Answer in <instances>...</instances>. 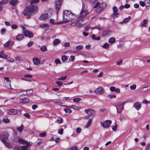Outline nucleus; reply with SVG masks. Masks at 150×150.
<instances>
[{
	"label": "nucleus",
	"mask_w": 150,
	"mask_h": 150,
	"mask_svg": "<svg viewBox=\"0 0 150 150\" xmlns=\"http://www.w3.org/2000/svg\"><path fill=\"white\" fill-rule=\"evenodd\" d=\"M109 46V44L108 43H105L104 44V45L103 46V47L105 49H107L108 48Z\"/></svg>",
	"instance_id": "obj_42"
},
{
	"label": "nucleus",
	"mask_w": 150,
	"mask_h": 150,
	"mask_svg": "<svg viewBox=\"0 0 150 150\" xmlns=\"http://www.w3.org/2000/svg\"><path fill=\"white\" fill-rule=\"evenodd\" d=\"M62 60L63 62H65L67 60V57L65 55L62 56Z\"/></svg>",
	"instance_id": "obj_39"
},
{
	"label": "nucleus",
	"mask_w": 150,
	"mask_h": 150,
	"mask_svg": "<svg viewBox=\"0 0 150 150\" xmlns=\"http://www.w3.org/2000/svg\"><path fill=\"white\" fill-rule=\"evenodd\" d=\"M62 106H64L65 107H67V108H73L75 110H79V109H81V108H79L77 106H76V105H70V106H64L63 105H62Z\"/></svg>",
	"instance_id": "obj_18"
},
{
	"label": "nucleus",
	"mask_w": 150,
	"mask_h": 150,
	"mask_svg": "<svg viewBox=\"0 0 150 150\" xmlns=\"http://www.w3.org/2000/svg\"><path fill=\"white\" fill-rule=\"evenodd\" d=\"M14 43V42L12 41H8L5 43L4 46L6 47H8L10 46H12Z\"/></svg>",
	"instance_id": "obj_20"
},
{
	"label": "nucleus",
	"mask_w": 150,
	"mask_h": 150,
	"mask_svg": "<svg viewBox=\"0 0 150 150\" xmlns=\"http://www.w3.org/2000/svg\"><path fill=\"white\" fill-rule=\"evenodd\" d=\"M15 150H22L21 146H16L15 147Z\"/></svg>",
	"instance_id": "obj_44"
},
{
	"label": "nucleus",
	"mask_w": 150,
	"mask_h": 150,
	"mask_svg": "<svg viewBox=\"0 0 150 150\" xmlns=\"http://www.w3.org/2000/svg\"><path fill=\"white\" fill-rule=\"evenodd\" d=\"M24 77L28 78H31L32 77V75L28 74H26L25 75Z\"/></svg>",
	"instance_id": "obj_57"
},
{
	"label": "nucleus",
	"mask_w": 150,
	"mask_h": 150,
	"mask_svg": "<svg viewBox=\"0 0 150 150\" xmlns=\"http://www.w3.org/2000/svg\"><path fill=\"white\" fill-rule=\"evenodd\" d=\"M92 120H93V119L92 118H91L87 122V125L86 126V128H88L89 127V126L91 125V124L92 121Z\"/></svg>",
	"instance_id": "obj_38"
},
{
	"label": "nucleus",
	"mask_w": 150,
	"mask_h": 150,
	"mask_svg": "<svg viewBox=\"0 0 150 150\" xmlns=\"http://www.w3.org/2000/svg\"><path fill=\"white\" fill-rule=\"evenodd\" d=\"M112 10L114 13L117 12L118 10V9L117 8L116 6H114L112 8Z\"/></svg>",
	"instance_id": "obj_59"
},
{
	"label": "nucleus",
	"mask_w": 150,
	"mask_h": 150,
	"mask_svg": "<svg viewBox=\"0 0 150 150\" xmlns=\"http://www.w3.org/2000/svg\"><path fill=\"white\" fill-rule=\"evenodd\" d=\"M18 110L14 109H11L7 111V113L9 115H15L17 114Z\"/></svg>",
	"instance_id": "obj_10"
},
{
	"label": "nucleus",
	"mask_w": 150,
	"mask_h": 150,
	"mask_svg": "<svg viewBox=\"0 0 150 150\" xmlns=\"http://www.w3.org/2000/svg\"><path fill=\"white\" fill-rule=\"evenodd\" d=\"M81 128H80V127H79V128H78L76 129V132L77 133H80L81 132Z\"/></svg>",
	"instance_id": "obj_60"
},
{
	"label": "nucleus",
	"mask_w": 150,
	"mask_h": 150,
	"mask_svg": "<svg viewBox=\"0 0 150 150\" xmlns=\"http://www.w3.org/2000/svg\"><path fill=\"white\" fill-rule=\"evenodd\" d=\"M33 60L35 65H38L40 64V61L38 58H33Z\"/></svg>",
	"instance_id": "obj_17"
},
{
	"label": "nucleus",
	"mask_w": 150,
	"mask_h": 150,
	"mask_svg": "<svg viewBox=\"0 0 150 150\" xmlns=\"http://www.w3.org/2000/svg\"><path fill=\"white\" fill-rule=\"evenodd\" d=\"M106 6V4L105 3H102L101 4H100L99 6V8H100V9L101 10L105 8Z\"/></svg>",
	"instance_id": "obj_23"
},
{
	"label": "nucleus",
	"mask_w": 150,
	"mask_h": 150,
	"mask_svg": "<svg viewBox=\"0 0 150 150\" xmlns=\"http://www.w3.org/2000/svg\"><path fill=\"white\" fill-rule=\"evenodd\" d=\"M112 123V121L110 120H107L104 122H100L101 125L104 128H107L109 127Z\"/></svg>",
	"instance_id": "obj_5"
},
{
	"label": "nucleus",
	"mask_w": 150,
	"mask_h": 150,
	"mask_svg": "<svg viewBox=\"0 0 150 150\" xmlns=\"http://www.w3.org/2000/svg\"><path fill=\"white\" fill-rule=\"evenodd\" d=\"M131 17L130 16H128L127 18H125L124 20L121 22V23H126L128 22L129 20L130 19Z\"/></svg>",
	"instance_id": "obj_35"
},
{
	"label": "nucleus",
	"mask_w": 150,
	"mask_h": 150,
	"mask_svg": "<svg viewBox=\"0 0 150 150\" xmlns=\"http://www.w3.org/2000/svg\"><path fill=\"white\" fill-rule=\"evenodd\" d=\"M119 15V14L117 12H114L113 14L112 15V17L113 18L117 17Z\"/></svg>",
	"instance_id": "obj_43"
},
{
	"label": "nucleus",
	"mask_w": 150,
	"mask_h": 150,
	"mask_svg": "<svg viewBox=\"0 0 150 150\" xmlns=\"http://www.w3.org/2000/svg\"><path fill=\"white\" fill-rule=\"evenodd\" d=\"M144 2L146 7H148L150 4V0H145Z\"/></svg>",
	"instance_id": "obj_40"
},
{
	"label": "nucleus",
	"mask_w": 150,
	"mask_h": 150,
	"mask_svg": "<svg viewBox=\"0 0 150 150\" xmlns=\"http://www.w3.org/2000/svg\"><path fill=\"white\" fill-rule=\"evenodd\" d=\"M63 21L64 23H67L74 19L75 16L74 14L71 12L64 10L63 11Z\"/></svg>",
	"instance_id": "obj_2"
},
{
	"label": "nucleus",
	"mask_w": 150,
	"mask_h": 150,
	"mask_svg": "<svg viewBox=\"0 0 150 150\" xmlns=\"http://www.w3.org/2000/svg\"><path fill=\"white\" fill-rule=\"evenodd\" d=\"M8 1V0H2L1 2L3 4H6Z\"/></svg>",
	"instance_id": "obj_56"
},
{
	"label": "nucleus",
	"mask_w": 150,
	"mask_h": 150,
	"mask_svg": "<svg viewBox=\"0 0 150 150\" xmlns=\"http://www.w3.org/2000/svg\"><path fill=\"white\" fill-rule=\"evenodd\" d=\"M24 127V126L23 125H21L20 127H17V129L19 132H21L23 131Z\"/></svg>",
	"instance_id": "obj_28"
},
{
	"label": "nucleus",
	"mask_w": 150,
	"mask_h": 150,
	"mask_svg": "<svg viewBox=\"0 0 150 150\" xmlns=\"http://www.w3.org/2000/svg\"><path fill=\"white\" fill-rule=\"evenodd\" d=\"M81 100L80 98H75L73 99V101L74 102H77L80 101Z\"/></svg>",
	"instance_id": "obj_45"
},
{
	"label": "nucleus",
	"mask_w": 150,
	"mask_h": 150,
	"mask_svg": "<svg viewBox=\"0 0 150 150\" xmlns=\"http://www.w3.org/2000/svg\"><path fill=\"white\" fill-rule=\"evenodd\" d=\"M122 59H120L117 62V65H120L122 63Z\"/></svg>",
	"instance_id": "obj_51"
},
{
	"label": "nucleus",
	"mask_w": 150,
	"mask_h": 150,
	"mask_svg": "<svg viewBox=\"0 0 150 150\" xmlns=\"http://www.w3.org/2000/svg\"><path fill=\"white\" fill-rule=\"evenodd\" d=\"M17 25L15 24L11 25V28L13 29H16L17 28Z\"/></svg>",
	"instance_id": "obj_62"
},
{
	"label": "nucleus",
	"mask_w": 150,
	"mask_h": 150,
	"mask_svg": "<svg viewBox=\"0 0 150 150\" xmlns=\"http://www.w3.org/2000/svg\"><path fill=\"white\" fill-rule=\"evenodd\" d=\"M115 38L114 37H112L109 39L108 42L110 43H113L115 42Z\"/></svg>",
	"instance_id": "obj_32"
},
{
	"label": "nucleus",
	"mask_w": 150,
	"mask_h": 150,
	"mask_svg": "<svg viewBox=\"0 0 150 150\" xmlns=\"http://www.w3.org/2000/svg\"><path fill=\"white\" fill-rule=\"evenodd\" d=\"M40 26L43 28L45 29L46 30L49 28V25L47 24H42L40 25Z\"/></svg>",
	"instance_id": "obj_19"
},
{
	"label": "nucleus",
	"mask_w": 150,
	"mask_h": 150,
	"mask_svg": "<svg viewBox=\"0 0 150 150\" xmlns=\"http://www.w3.org/2000/svg\"><path fill=\"white\" fill-rule=\"evenodd\" d=\"M105 90L102 87H99L96 88L95 91V92L97 94H102L104 93Z\"/></svg>",
	"instance_id": "obj_8"
},
{
	"label": "nucleus",
	"mask_w": 150,
	"mask_h": 150,
	"mask_svg": "<svg viewBox=\"0 0 150 150\" xmlns=\"http://www.w3.org/2000/svg\"><path fill=\"white\" fill-rule=\"evenodd\" d=\"M4 78L5 80L4 83V85L8 89L11 88V80L9 79V78L8 77H5Z\"/></svg>",
	"instance_id": "obj_6"
},
{
	"label": "nucleus",
	"mask_w": 150,
	"mask_h": 150,
	"mask_svg": "<svg viewBox=\"0 0 150 150\" xmlns=\"http://www.w3.org/2000/svg\"><path fill=\"white\" fill-rule=\"evenodd\" d=\"M23 115L28 118H29L30 117V115L28 113H25Z\"/></svg>",
	"instance_id": "obj_55"
},
{
	"label": "nucleus",
	"mask_w": 150,
	"mask_h": 150,
	"mask_svg": "<svg viewBox=\"0 0 150 150\" xmlns=\"http://www.w3.org/2000/svg\"><path fill=\"white\" fill-rule=\"evenodd\" d=\"M75 57L74 56H71L69 58V60L73 62L75 59Z\"/></svg>",
	"instance_id": "obj_54"
},
{
	"label": "nucleus",
	"mask_w": 150,
	"mask_h": 150,
	"mask_svg": "<svg viewBox=\"0 0 150 150\" xmlns=\"http://www.w3.org/2000/svg\"><path fill=\"white\" fill-rule=\"evenodd\" d=\"M61 62L60 61V60L59 59H56L55 60V63L56 64H60Z\"/></svg>",
	"instance_id": "obj_50"
},
{
	"label": "nucleus",
	"mask_w": 150,
	"mask_h": 150,
	"mask_svg": "<svg viewBox=\"0 0 150 150\" xmlns=\"http://www.w3.org/2000/svg\"><path fill=\"white\" fill-rule=\"evenodd\" d=\"M67 78V76H66L64 77H62L58 78V80H61L62 81L64 80Z\"/></svg>",
	"instance_id": "obj_52"
},
{
	"label": "nucleus",
	"mask_w": 150,
	"mask_h": 150,
	"mask_svg": "<svg viewBox=\"0 0 150 150\" xmlns=\"http://www.w3.org/2000/svg\"><path fill=\"white\" fill-rule=\"evenodd\" d=\"M139 4L140 5H141L142 7H144L145 5V2H143V1H141L139 2Z\"/></svg>",
	"instance_id": "obj_48"
},
{
	"label": "nucleus",
	"mask_w": 150,
	"mask_h": 150,
	"mask_svg": "<svg viewBox=\"0 0 150 150\" xmlns=\"http://www.w3.org/2000/svg\"><path fill=\"white\" fill-rule=\"evenodd\" d=\"M70 45V43L69 42H65L64 44V46L65 47H68Z\"/></svg>",
	"instance_id": "obj_63"
},
{
	"label": "nucleus",
	"mask_w": 150,
	"mask_h": 150,
	"mask_svg": "<svg viewBox=\"0 0 150 150\" xmlns=\"http://www.w3.org/2000/svg\"><path fill=\"white\" fill-rule=\"evenodd\" d=\"M2 141L6 146L9 148H10L11 147L9 143L7 142L6 140L3 139L2 140Z\"/></svg>",
	"instance_id": "obj_27"
},
{
	"label": "nucleus",
	"mask_w": 150,
	"mask_h": 150,
	"mask_svg": "<svg viewBox=\"0 0 150 150\" xmlns=\"http://www.w3.org/2000/svg\"><path fill=\"white\" fill-rule=\"evenodd\" d=\"M107 97L108 99H111L116 97V96L115 95L109 94L107 96Z\"/></svg>",
	"instance_id": "obj_25"
},
{
	"label": "nucleus",
	"mask_w": 150,
	"mask_h": 150,
	"mask_svg": "<svg viewBox=\"0 0 150 150\" xmlns=\"http://www.w3.org/2000/svg\"><path fill=\"white\" fill-rule=\"evenodd\" d=\"M40 50L41 51L45 52L47 50V49L46 46L43 45L41 47Z\"/></svg>",
	"instance_id": "obj_36"
},
{
	"label": "nucleus",
	"mask_w": 150,
	"mask_h": 150,
	"mask_svg": "<svg viewBox=\"0 0 150 150\" xmlns=\"http://www.w3.org/2000/svg\"><path fill=\"white\" fill-rule=\"evenodd\" d=\"M39 135L41 137H45L46 135V133L45 132H44L42 133L39 134Z\"/></svg>",
	"instance_id": "obj_53"
},
{
	"label": "nucleus",
	"mask_w": 150,
	"mask_h": 150,
	"mask_svg": "<svg viewBox=\"0 0 150 150\" xmlns=\"http://www.w3.org/2000/svg\"><path fill=\"white\" fill-rule=\"evenodd\" d=\"M61 42L60 40L59 39H55L53 41V44L54 45H57Z\"/></svg>",
	"instance_id": "obj_26"
},
{
	"label": "nucleus",
	"mask_w": 150,
	"mask_h": 150,
	"mask_svg": "<svg viewBox=\"0 0 150 150\" xmlns=\"http://www.w3.org/2000/svg\"><path fill=\"white\" fill-rule=\"evenodd\" d=\"M62 1V0H56V9L57 11V13L60 9Z\"/></svg>",
	"instance_id": "obj_9"
},
{
	"label": "nucleus",
	"mask_w": 150,
	"mask_h": 150,
	"mask_svg": "<svg viewBox=\"0 0 150 150\" xmlns=\"http://www.w3.org/2000/svg\"><path fill=\"white\" fill-rule=\"evenodd\" d=\"M8 134L7 133H4L3 135V138L2 140H4L6 139H8Z\"/></svg>",
	"instance_id": "obj_33"
},
{
	"label": "nucleus",
	"mask_w": 150,
	"mask_h": 150,
	"mask_svg": "<svg viewBox=\"0 0 150 150\" xmlns=\"http://www.w3.org/2000/svg\"><path fill=\"white\" fill-rule=\"evenodd\" d=\"M26 91V93H23V95H29L30 94H32L33 92V91L32 89H30L28 90H24L22 92H25Z\"/></svg>",
	"instance_id": "obj_16"
},
{
	"label": "nucleus",
	"mask_w": 150,
	"mask_h": 150,
	"mask_svg": "<svg viewBox=\"0 0 150 150\" xmlns=\"http://www.w3.org/2000/svg\"><path fill=\"white\" fill-rule=\"evenodd\" d=\"M30 101L29 99L27 98H23L19 99V102L21 103H29Z\"/></svg>",
	"instance_id": "obj_14"
},
{
	"label": "nucleus",
	"mask_w": 150,
	"mask_h": 150,
	"mask_svg": "<svg viewBox=\"0 0 150 150\" xmlns=\"http://www.w3.org/2000/svg\"><path fill=\"white\" fill-rule=\"evenodd\" d=\"M85 111L88 114H90V115L94 114L95 113L94 111L91 109H85Z\"/></svg>",
	"instance_id": "obj_21"
},
{
	"label": "nucleus",
	"mask_w": 150,
	"mask_h": 150,
	"mask_svg": "<svg viewBox=\"0 0 150 150\" xmlns=\"http://www.w3.org/2000/svg\"><path fill=\"white\" fill-rule=\"evenodd\" d=\"M83 20L84 21L86 20V18L84 17L83 19L79 18L78 21H76L75 22V26L77 27H82V25L85 24L86 23V21L83 22Z\"/></svg>",
	"instance_id": "obj_4"
},
{
	"label": "nucleus",
	"mask_w": 150,
	"mask_h": 150,
	"mask_svg": "<svg viewBox=\"0 0 150 150\" xmlns=\"http://www.w3.org/2000/svg\"><path fill=\"white\" fill-rule=\"evenodd\" d=\"M134 107L137 110H139L141 107V103L137 102L135 103L133 105Z\"/></svg>",
	"instance_id": "obj_13"
},
{
	"label": "nucleus",
	"mask_w": 150,
	"mask_h": 150,
	"mask_svg": "<svg viewBox=\"0 0 150 150\" xmlns=\"http://www.w3.org/2000/svg\"><path fill=\"white\" fill-rule=\"evenodd\" d=\"M127 117L124 115H122L120 117V120L121 121H123L127 119Z\"/></svg>",
	"instance_id": "obj_24"
},
{
	"label": "nucleus",
	"mask_w": 150,
	"mask_h": 150,
	"mask_svg": "<svg viewBox=\"0 0 150 150\" xmlns=\"http://www.w3.org/2000/svg\"><path fill=\"white\" fill-rule=\"evenodd\" d=\"M115 87L111 86L110 88V90L112 92H114L115 91Z\"/></svg>",
	"instance_id": "obj_47"
},
{
	"label": "nucleus",
	"mask_w": 150,
	"mask_h": 150,
	"mask_svg": "<svg viewBox=\"0 0 150 150\" xmlns=\"http://www.w3.org/2000/svg\"><path fill=\"white\" fill-rule=\"evenodd\" d=\"M18 2L17 0H12L9 1V4L11 6H15Z\"/></svg>",
	"instance_id": "obj_22"
},
{
	"label": "nucleus",
	"mask_w": 150,
	"mask_h": 150,
	"mask_svg": "<svg viewBox=\"0 0 150 150\" xmlns=\"http://www.w3.org/2000/svg\"><path fill=\"white\" fill-rule=\"evenodd\" d=\"M25 36L28 37L30 38H32L33 36V34L31 32L28 30L24 31L23 33Z\"/></svg>",
	"instance_id": "obj_11"
},
{
	"label": "nucleus",
	"mask_w": 150,
	"mask_h": 150,
	"mask_svg": "<svg viewBox=\"0 0 150 150\" xmlns=\"http://www.w3.org/2000/svg\"><path fill=\"white\" fill-rule=\"evenodd\" d=\"M64 111L66 113H67V112L70 113L72 112L71 110L69 108H65L64 109Z\"/></svg>",
	"instance_id": "obj_41"
},
{
	"label": "nucleus",
	"mask_w": 150,
	"mask_h": 150,
	"mask_svg": "<svg viewBox=\"0 0 150 150\" xmlns=\"http://www.w3.org/2000/svg\"><path fill=\"white\" fill-rule=\"evenodd\" d=\"M78 147L77 146H74V147H71L70 150H77Z\"/></svg>",
	"instance_id": "obj_64"
},
{
	"label": "nucleus",
	"mask_w": 150,
	"mask_h": 150,
	"mask_svg": "<svg viewBox=\"0 0 150 150\" xmlns=\"http://www.w3.org/2000/svg\"><path fill=\"white\" fill-rule=\"evenodd\" d=\"M130 88L131 90H134L136 88V84H134L133 85L130 86Z\"/></svg>",
	"instance_id": "obj_46"
},
{
	"label": "nucleus",
	"mask_w": 150,
	"mask_h": 150,
	"mask_svg": "<svg viewBox=\"0 0 150 150\" xmlns=\"http://www.w3.org/2000/svg\"><path fill=\"white\" fill-rule=\"evenodd\" d=\"M148 23V21L146 19H144L142 23L141 24V25L142 26L144 27L146 26L147 23Z\"/></svg>",
	"instance_id": "obj_30"
},
{
	"label": "nucleus",
	"mask_w": 150,
	"mask_h": 150,
	"mask_svg": "<svg viewBox=\"0 0 150 150\" xmlns=\"http://www.w3.org/2000/svg\"><path fill=\"white\" fill-rule=\"evenodd\" d=\"M49 17L48 14L46 13L42 15L39 18V19L40 20L45 21V20Z\"/></svg>",
	"instance_id": "obj_15"
},
{
	"label": "nucleus",
	"mask_w": 150,
	"mask_h": 150,
	"mask_svg": "<svg viewBox=\"0 0 150 150\" xmlns=\"http://www.w3.org/2000/svg\"><path fill=\"white\" fill-rule=\"evenodd\" d=\"M126 101L117 103L115 106L117 113H120L124 109V105Z\"/></svg>",
	"instance_id": "obj_3"
},
{
	"label": "nucleus",
	"mask_w": 150,
	"mask_h": 150,
	"mask_svg": "<svg viewBox=\"0 0 150 150\" xmlns=\"http://www.w3.org/2000/svg\"><path fill=\"white\" fill-rule=\"evenodd\" d=\"M83 46L81 45H79L76 47V49L77 51H79L82 49Z\"/></svg>",
	"instance_id": "obj_31"
},
{
	"label": "nucleus",
	"mask_w": 150,
	"mask_h": 150,
	"mask_svg": "<svg viewBox=\"0 0 150 150\" xmlns=\"http://www.w3.org/2000/svg\"><path fill=\"white\" fill-rule=\"evenodd\" d=\"M6 56V54L4 53L3 51H1L0 52V57L3 58H5Z\"/></svg>",
	"instance_id": "obj_34"
},
{
	"label": "nucleus",
	"mask_w": 150,
	"mask_h": 150,
	"mask_svg": "<svg viewBox=\"0 0 150 150\" xmlns=\"http://www.w3.org/2000/svg\"><path fill=\"white\" fill-rule=\"evenodd\" d=\"M23 37L24 36L23 34H21L17 36L16 37V38L17 40H22Z\"/></svg>",
	"instance_id": "obj_29"
},
{
	"label": "nucleus",
	"mask_w": 150,
	"mask_h": 150,
	"mask_svg": "<svg viewBox=\"0 0 150 150\" xmlns=\"http://www.w3.org/2000/svg\"><path fill=\"white\" fill-rule=\"evenodd\" d=\"M38 11V6L36 5L31 4L30 6L26 8L24 11L23 14L27 16L28 19L30 17V13H35Z\"/></svg>",
	"instance_id": "obj_1"
},
{
	"label": "nucleus",
	"mask_w": 150,
	"mask_h": 150,
	"mask_svg": "<svg viewBox=\"0 0 150 150\" xmlns=\"http://www.w3.org/2000/svg\"><path fill=\"white\" fill-rule=\"evenodd\" d=\"M3 121L4 123H7L9 122V120L7 118L3 119Z\"/></svg>",
	"instance_id": "obj_61"
},
{
	"label": "nucleus",
	"mask_w": 150,
	"mask_h": 150,
	"mask_svg": "<svg viewBox=\"0 0 150 150\" xmlns=\"http://www.w3.org/2000/svg\"><path fill=\"white\" fill-rule=\"evenodd\" d=\"M88 14V13L87 10H85L84 9V6L82 7V8L80 12V15L79 16V18H81L83 19V18L85 17V16Z\"/></svg>",
	"instance_id": "obj_7"
},
{
	"label": "nucleus",
	"mask_w": 150,
	"mask_h": 150,
	"mask_svg": "<svg viewBox=\"0 0 150 150\" xmlns=\"http://www.w3.org/2000/svg\"><path fill=\"white\" fill-rule=\"evenodd\" d=\"M63 129H62V128H61L59 130V131H58V133L59 134H63Z\"/></svg>",
	"instance_id": "obj_58"
},
{
	"label": "nucleus",
	"mask_w": 150,
	"mask_h": 150,
	"mask_svg": "<svg viewBox=\"0 0 150 150\" xmlns=\"http://www.w3.org/2000/svg\"><path fill=\"white\" fill-rule=\"evenodd\" d=\"M56 83L59 86H62L63 84V82L59 81H57L56 82Z\"/></svg>",
	"instance_id": "obj_49"
},
{
	"label": "nucleus",
	"mask_w": 150,
	"mask_h": 150,
	"mask_svg": "<svg viewBox=\"0 0 150 150\" xmlns=\"http://www.w3.org/2000/svg\"><path fill=\"white\" fill-rule=\"evenodd\" d=\"M56 122L58 124H61L63 122V120L61 118H58L56 120Z\"/></svg>",
	"instance_id": "obj_37"
},
{
	"label": "nucleus",
	"mask_w": 150,
	"mask_h": 150,
	"mask_svg": "<svg viewBox=\"0 0 150 150\" xmlns=\"http://www.w3.org/2000/svg\"><path fill=\"white\" fill-rule=\"evenodd\" d=\"M148 87L147 86H144L141 88L139 90V92L140 93H143L147 92L150 89L148 88Z\"/></svg>",
	"instance_id": "obj_12"
}]
</instances>
